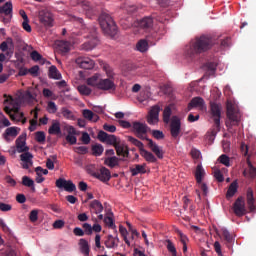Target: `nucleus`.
I'll return each instance as SVG.
<instances>
[{"instance_id": "f257e3e1", "label": "nucleus", "mask_w": 256, "mask_h": 256, "mask_svg": "<svg viewBox=\"0 0 256 256\" xmlns=\"http://www.w3.org/2000/svg\"><path fill=\"white\" fill-rule=\"evenodd\" d=\"M211 47H213V38L207 35H202L190 42L185 50V54L187 57H190V59H193L196 55H201V53L209 51Z\"/></svg>"}, {"instance_id": "f03ea898", "label": "nucleus", "mask_w": 256, "mask_h": 256, "mask_svg": "<svg viewBox=\"0 0 256 256\" xmlns=\"http://www.w3.org/2000/svg\"><path fill=\"white\" fill-rule=\"evenodd\" d=\"M133 131L142 141H148V147L153 151V153L158 157V159H163V150L159 149V145L153 142L151 139L147 138V133L149 131V126L141 122H133Z\"/></svg>"}, {"instance_id": "7ed1b4c3", "label": "nucleus", "mask_w": 256, "mask_h": 256, "mask_svg": "<svg viewBox=\"0 0 256 256\" xmlns=\"http://www.w3.org/2000/svg\"><path fill=\"white\" fill-rule=\"evenodd\" d=\"M173 111L171 106H166L163 111V122L167 124L170 123V135L172 139H179L181 135V118L179 116H172Z\"/></svg>"}, {"instance_id": "20e7f679", "label": "nucleus", "mask_w": 256, "mask_h": 256, "mask_svg": "<svg viewBox=\"0 0 256 256\" xmlns=\"http://www.w3.org/2000/svg\"><path fill=\"white\" fill-rule=\"evenodd\" d=\"M98 21L105 35H109L110 37H115L117 35V24H115V21H113V18L109 14L102 13L99 16Z\"/></svg>"}, {"instance_id": "39448f33", "label": "nucleus", "mask_w": 256, "mask_h": 256, "mask_svg": "<svg viewBox=\"0 0 256 256\" xmlns=\"http://www.w3.org/2000/svg\"><path fill=\"white\" fill-rule=\"evenodd\" d=\"M210 114L214 122V125L210 130V138L217 137V133L221 131V104L210 102Z\"/></svg>"}, {"instance_id": "423d86ee", "label": "nucleus", "mask_w": 256, "mask_h": 256, "mask_svg": "<svg viewBox=\"0 0 256 256\" xmlns=\"http://www.w3.org/2000/svg\"><path fill=\"white\" fill-rule=\"evenodd\" d=\"M84 33L87 34L84 35V37L90 40L83 43L81 45V49L83 51H93V49H95L99 43V39L97 38V29L95 27L84 28Z\"/></svg>"}, {"instance_id": "0eeeda50", "label": "nucleus", "mask_w": 256, "mask_h": 256, "mask_svg": "<svg viewBox=\"0 0 256 256\" xmlns=\"http://www.w3.org/2000/svg\"><path fill=\"white\" fill-rule=\"evenodd\" d=\"M226 115L228 119L226 121V127H228V129L239 125V122L241 121V113H239V110L233 104H227Z\"/></svg>"}, {"instance_id": "6e6552de", "label": "nucleus", "mask_w": 256, "mask_h": 256, "mask_svg": "<svg viewBox=\"0 0 256 256\" xmlns=\"http://www.w3.org/2000/svg\"><path fill=\"white\" fill-rule=\"evenodd\" d=\"M13 17V3L6 2L3 6H0V20L3 23H11Z\"/></svg>"}, {"instance_id": "1a4fd4ad", "label": "nucleus", "mask_w": 256, "mask_h": 256, "mask_svg": "<svg viewBox=\"0 0 256 256\" xmlns=\"http://www.w3.org/2000/svg\"><path fill=\"white\" fill-rule=\"evenodd\" d=\"M97 138L101 141V143H106L107 145H112L115 147L121 139L113 134H107V132L100 130L98 132Z\"/></svg>"}, {"instance_id": "9d476101", "label": "nucleus", "mask_w": 256, "mask_h": 256, "mask_svg": "<svg viewBox=\"0 0 256 256\" xmlns=\"http://www.w3.org/2000/svg\"><path fill=\"white\" fill-rule=\"evenodd\" d=\"M233 211L236 217H243L247 214V208L245 207V199L243 197H238L233 204Z\"/></svg>"}, {"instance_id": "9b49d317", "label": "nucleus", "mask_w": 256, "mask_h": 256, "mask_svg": "<svg viewBox=\"0 0 256 256\" xmlns=\"http://www.w3.org/2000/svg\"><path fill=\"white\" fill-rule=\"evenodd\" d=\"M98 89H100V91H108V93H115L117 85H115V82L112 79H100Z\"/></svg>"}, {"instance_id": "f8f14e48", "label": "nucleus", "mask_w": 256, "mask_h": 256, "mask_svg": "<svg viewBox=\"0 0 256 256\" xmlns=\"http://www.w3.org/2000/svg\"><path fill=\"white\" fill-rule=\"evenodd\" d=\"M160 112H161V107H159V105L152 106L147 115V123L149 125H157L159 123Z\"/></svg>"}, {"instance_id": "ddd939ff", "label": "nucleus", "mask_w": 256, "mask_h": 256, "mask_svg": "<svg viewBox=\"0 0 256 256\" xmlns=\"http://www.w3.org/2000/svg\"><path fill=\"white\" fill-rule=\"evenodd\" d=\"M56 187L58 189H64L68 193H73V191H77V186L71 180H65V178H59L56 180Z\"/></svg>"}, {"instance_id": "4468645a", "label": "nucleus", "mask_w": 256, "mask_h": 256, "mask_svg": "<svg viewBox=\"0 0 256 256\" xmlns=\"http://www.w3.org/2000/svg\"><path fill=\"white\" fill-rule=\"evenodd\" d=\"M93 177L102 181V183H107V181L111 180V171L109 169L102 167L98 172L93 174Z\"/></svg>"}, {"instance_id": "2eb2a0df", "label": "nucleus", "mask_w": 256, "mask_h": 256, "mask_svg": "<svg viewBox=\"0 0 256 256\" xmlns=\"http://www.w3.org/2000/svg\"><path fill=\"white\" fill-rule=\"evenodd\" d=\"M76 63L81 69H93L95 67V61L89 57L80 56L76 58Z\"/></svg>"}, {"instance_id": "dca6fc26", "label": "nucleus", "mask_w": 256, "mask_h": 256, "mask_svg": "<svg viewBox=\"0 0 256 256\" xmlns=\"http://www.w3.org/2000/svg\"><path fill=\"white\" fill-rule=\"evenodd\" d=\"M197 107L201 111L205 109V100L201 97H194L188 104V111H191V109H194Z\"/></svg>"}, {"instance_id": "f3484780", "label": "nucleus", "mask_w": 256, "mask_h": 256, "mask_svg": "<svg viewBox=\"0 0 256 256\" xmlns=\"http://www.w3.org/2000/svg\"><path fill=\"white\" fill-rule=\"evenodd\" d=\"M247 205L248 209L251 213H255L256 206H255V197L253 196V189L248 188L246 193Z\"/></svg>"}, {"instance_id": "a211bd4d", "label": "nucleus", "mask_w": 256, "mask_h": 256, "mask_svg": "<svg viewBox=\"0 0 256 256\" xmlns=\"http://www.w3.org/2000/svg\"><path fill=\"white\" fill-rule=\"evenodd\" d=\"M138 26L140 29H144V31H149L150 29H153V17L147 16L142 18L138 22Z\"/></svg>"}, {"instance_id": "6ab92c4d", "label": "nucleus", "mask_w": 256, "mask_h": 256, "mask_svg": "<svg viewBox=\"0 0 256 256\" xmlns=\"http://www.w3.org/2000/svg\"><path fill=\"white\" fill-rule=\"evenodd\" d=\"M116 154L118 157H129V147L122 144L121 141L114 146Z\"/></svg>"}, {"instance_id": "aec40b11", "label": "nucleus", "mask_w": 256, "mask_h": 256, "mask_svg": "<svg viewBox=\"0 0 256 256\" xmlns=\"http://www.w3.org/2000/svg\"><path fill=\"white\" fill-rule=\"evenodd\" d=\"M39 19L44 27H53V15L51 13L45 12L40 15Z\"/></svg>"}, {"instance_id": "412c9836", "label": "nucleus", "mask_w": 256, "mask_h": 256, "mask_svg": "<svg viewBox=\"0 0 256 256\" xmlns=\"http://www.w3.org/2000/svg\"><path fill=\"white\" fill-rule=\"evenodd\" d=\"M16 147L18 153H25L29 151V147L25 145V136L21 135L16 139Z\"/></svg>"}, {"instance_id": "4be33fe9", "label": "nucleus", "mask_w": 256, "mask_h": 256, "mask_svg": "<svg viewBox=\"0 0 256 256\" xmlns=\"http://www.w3.org/2000/svg\"><path fill=\"white\" fill-rule=\"evenodd\" d=\"M147 167V164H136L134 168H130V172L132 174V177H136V175H139V173L141 175L147 173V169L145 168Z\"/></svg>"}, {"instance_id": "5701e85b", "label": "nucleus", "mask_w": 256, "mask_h": 256, "mask_svg": "<svg viewBox=\"0 0 256 256\" xmlns=\"http://www.w3.org/2000/svg\"><path fill=\"white\" fill-rule=\"evenodd\" d=\"M57 47L60 53H69L71 51V42L61 40L57 43Z\"/></svg>"}, {"instance_id": "b1692460", "label": "nucleus", "mask_w": 256, "mask_h": 256, "mask_svg": "<svg viewBox=\"0 0 256 256\" xmlns=\"http://www.w3.org/2000/svg\"><path fill=\"white\" fill-rule=\"evenodd\" d=\"M49 135H60L61 133V123L59 121H53L52 125L48 129Z\"/></svg>"}, {"instance_id": "393cba45", "label": "nucleus", "mask_w": 256, "mask_h": 256, "mask_svg": "<svg viewBox=\"0 0 256 256\" xmlns=\"http://www.w3.org/2000/svg\"><path fill=\"white\" fill-rule=\"evenodd\" d=\"M90 209L93 211L96 215H99V213H103V204L99 202V200H93L90 203Z\"/></svg>"}, {"instance_id": "a878e982", "label": "nucleus", "mask_w": 256, "mask_h": 256, "mask_svg": "<svg viewBox=\"0 0 256 256\" xmlns=\"http://www.w3.org/2000/svg\"><path fill=\"white\" fill-rule=\"evenodd\" d=\"M140 155H141V157H143L145 159V161H147V163H157V157H155V155H153V153H151L145 149L142 150Z\"/></svg>"}, {"instance_id": "bb28decb", "label": "nucleus", "mask_w": 256, "mask_h": 256, "mask_svg": "<svg viewBox=\"0 0 256 256\" xmlns=\"http://www.w3.org/2000/svg\"><path fill=\"white\" fill-rule=\"evenodd\" d=\"M104 223L109 229H114L117 232V226L115 225V220L113 219V212L104 217Z\"/></svg>"}, {"instance_id": "cd10ccee", "label": "nucleus", "mask_w": 256, "mask_h": 256, "mask_svg": "<svg viewBox=\"0 0 256 256\" xmlns=\"http://www.w3.org/2000/svg\"><path fill=\"white\" fill-rule=\"evenodd\" d=\"M18 135L17 127H9L5 130L3 137L5 141H9V137H17Z\"/></svg>"}, {"instance_id": "c85d7f7f", "label": "nucleus", "mask_w": 256, "mask_h": 256, "mask_svg": "<svg viewBox=\"0 0 256 256\" xmlns=\"http://www.w3.org/2000/svg\"><path fill=\"white\" fill-rule=\"evenodd\" d=\"M83 117L88 121H94V123L99 121V116L89 109L83 110Z\"/></svg>"}, {"instance_id": "c756f323", "label": "nucleus", "mask_w": 256, "mask_h": 256, "mask_svg": "<svg viewBox=\"0 0 256 256\" xmlns=\"http://www.w3.org/2000/svg\"><path fill=\"white\" fill-rule=\"evenodd\" d=\"M203 177H205V170L203 169V166L197 165L195 172L196 183H202Z\"/></svg>"}, {"instance_id": "7c9ffc66", "label": "nucleus", "mask_w": 256, "mask_h": 256, "mask_svg": "<svg viewBox=\"0 0 256 256\" xmlns=\"http://www.w3.org/2000/svg\"><path fill=\"white\" fill-rule=\"evenodd\" d=\"M104 163L107 167H110V169H114V167L119 166V158H117V156L108 157L105 159Z\"/></svg>"}, {"instance_id": "2f4dec72", "label": "nucleus", "mask_w": 256, "mask_h": 256, "mask_svg": "<svg viewBox=\"0 0 256 256\" xmlns=\"http://www.w3.org/2000/svg\"><path fill=\"white\" fill-rule=\"evenodd\" d=\"M117 242H119V238L113 237V235H108V238L105 241V246L107 249H114V247H117Z\"/></svg>"}, {"instance_id": "473e14b6", "label": "nucleus", "mask_w": 256, "mask_h": 256, "mask_svg": "<svg viewBox=\"0 0 256 256\" xmlns=\"http://www.w3.org/2000/svg\"><path fill=\"white\" fill-rule=\"evenodd\" d=\"M22 99L28 105H33V103H35V101L37 100L35 98V96L33 94H31V91H29V90L24 92V94L22 95Z\"/></svg>"}, {"instance_id": "72a5a7b5", "label": "nucleus", "mask_w": 256, "mask_h": 256, "mask_svg": "<svg viewBox=\"0 0 256 256\" xmlns=\"http://www.w3.org/2000/svg\"><path fill=\"white\" fill-rule=\"evenodd\" d=\"M238 187L239 185L237 184V181H234L230 184L228 191L226 193L227 199H231V197H233L235 193H237Z\"/></svg>"}, {"instance_id": "f704fd0d", "label": "nucleus", "mask_w": 256, "mask_h": 256, "mask_svg": "<svg viewBox=\"0 0 256 256\" xmlns=\"http://www.w3.org/2000/svg\"><path fill=\"white\" fill-rule=\"evenodd\" d=\"M48 75H49L50 79H56V80L61 79V73H59V70L57 69V66H55V65H52L49 68V74Z\"/></svg>"}, {"instance_id": "c9c22d12", "label": "nucleus", "mask_w": 256, "mask_h": 256, "mask_svg": "<svg viewBox=\"0 0 256 256\" xmlns=\"http://www.w3.org/2000/svg\"><path fill=\"white\" fill-rule=\"evenodd\" d=\"M137 51H140V53H145L149 49V42L147 40L142 39L137 42L136 44Z\"/></svg>"}, {"instance_id": "e433bc0d", "label": "nucleus", "mask_w": 256, "mask_h": 256, "mask_svg": "<svg viewBox=\"0 0 256 256\" xmlns=\"http://www.w3.org/2000/svg\"><path fill=\"white\" fill-rule=\"evenodd\" d=\"M22 185H24V187H31V191L35 193V181L29 178V176H23Z\"/></svg>"}, {"instance_id": "4c0bfd02", "label": "nucleus", "mask_w": 256, "mask_h": 256, "mask_svg": "<svg viewBox=\"0 0 256 256\" xmlns=\"http://www.w3.org/2000/svg\"><path fill=\"white\" fill-rule=\"evenodd\" d=\"M128 141L132 143V145H135V147H138L140 153L145 151V145H143V142L137 140L135 137L128 136Z\"/></svg>"}, {"instance_id": "58836bf2", "label": "nucleus", "mask_w": 256, "mask_h": 256, "mask_svg": "<svg viewBox=\"0 0 256 256\" xmlns=\"http://www.w3.org/2000/svg\"><path fill=\"white\" fill-rule=\"evenodd\" d=\"M103 151H105V148H103V145L101 144L92 146V155H94V157H101V155H103Z\"/></svg>"}, {"instance_id": "ea45409f", "label": "nucleus", "mask_w": 256, "mask_h": 256, "mask_svg": "<svg viewBox=\"0 0 256 256\" xmlns=\"http://www.w3.org/2000/svg\"><path fill=\"white\" fill-rule=\"evenodd\" d=\"M80 247H81V252L85 255V256H89V242H87V240L85 239H80Z\"/></svg>"}, {"instance_id": "a19ab883", "label": "nucleus", "mask_w": 256, "mask_h": 256, "mask_svg": "<svg viewBox=\"0 0 256 256\" xmlns=\"http://www.w3.org/2000/svg\"><path fill=\"white\" fill-rule=\"evenodd\" d=\"M30 57L32 59V61H40V63L42 65H45V59L43 58V56L41 54H39V52H37L36 50L32 51L30 53Z\"/></svg>"}, {"instance_id": "79ce46f5", "label": "nucleus", "mask_w": 256, "mask_h": 256, "mask_svg": "<svg viewBox=\"0 0 256 256\" xmlns=\"http://www.w3.org/2000/svg\"><path fill=\"white\" fill-rule=\"evenodd\" d=\"M246 163H247L248 168H249L248 177H250L251 179L255 178L256 177V168L251 163V160L249 159V157H247Z\"/></svg>"}, {"instance_id": "37998d69", "label": "nucleus", "mask_w": 256, "mask_h": 256, "mask_svg": "<svg viewBox=\"0 0 256 256\" xmlns=\"http://www.w3.org/2000/svg\"><path fill=\"white\" fill-rule=\"evenodd\" d=\"M87 85L90 87H97L99 89V76L94 75L87 79Z\"/></svg>"}, {"instance_id": "c03bdc74", "label": "nucleus", "mask_w": 256, "mask_h": 256, "mask_svg": "<svg viewBox=\"0 0 256 256\" xmlns=\"http://www.w3.org/2000/svg\"><path fill=\"white\" fill-rule=\"evenodd\" d=\"M166 249H168L172 256H177V248H175V244L169 239L166 240Z\"/></svg>"}, {"instance_id": "a18cd8bd", "label": "nucleus", "mask_w": 256, "mask_h": 256, "mask_svg": "<svg viewBox=\"0 0 256 256\" xmlns=\"http://www.w3.org/2000/svg\"><path fill=\"white\" fill-rule=\"evenodd\" d=\"M20 159H21V161H23V163H32L33 162V154L26 151L20 155Z\"/></svg>"}, {"instance_id": "49530a36", "label": "nucleus", "mask_w": 256, "mask_h": 256, "mask_svg": "<svg viewBox=\"0 0 256 256\" xmlns=\"http://www.w3.org/2000/svg\"><path fill=\"white\" fill-rule=\"evenodd\" d=\"M218 161L222 164L225 165V167H231V159L229 156L226 154H222L219 158Z\"/></svg>"}, {"instance_id": "de8ad7c7", "label": "nucleus", "mask_w": 256, "mask_h": 256, "mask_svg": "<svg viewBox=\"0 0 256 256\" xmlns=\"http://www.w3.org/2000/svg\"><path fill=\"white\" fill-rule=\"evenodd\" d=\"M78 91L81 95H91L92 91L87 85L83 84L78 86Z\"/></svg>"}, {"instance_id": "09e8293b", "label": "nucleus", "mask_w": 256, "mask_h": 256, "mask_svg": "<svg viewBox=\"0 0 256 256\" xmlns=\"http://www.w3.org/2000/svg\"><path fill=\"white\" fill-rule=\"evenodd\" d=\"M9 45H13V39L12 38H7L6 41H3L0 44V50H2L3 53H5V51H7V49H9Z\"/></svg>"}, {"instance_id": "8fccbe9b", "label": "nucleus", "mask_w": 256, "mask_h": 256, "mask_svg": "<svg viewBox=\"0 0 256 256\" xmlns=\"http://www.w3.org/2000/svg\"><path fill=\"white\" fill-rule=\"evenodd\" d=\"M31 223H35L39 219V210H32L29 215Z\"/></svg>"}, {"instance_id": "3c124183", "label": "nucleus", "mask_w": 256, "mask_h": 256, "mask_svg": "<svg viewBox=\"0 0 256 256\" xmlns=\"http://www.w3.org/2000/svg\"><path fill=\"white\" fill-rule=\"evenodd\" d=\"M35 140L37 141V143H45V132L43 131L36 132Z\"/></svg>"}, {"instance_id": "603ef678", "label": "nucleus", "mask_w": 256, "mask_h": 256, "mask_svg": "<svg viewBox=\"0 0 256 256\" xmlns=\"http://www.w3.org/2000/svg\"><path fill=\"white\" fill-rule=\"evenodd\" d=\"M11 209H13V206L11 204L0 202V211H2L3 213L9 212L11 211Z\"/></svg>"}, {"instance_id": "864d4df0", "label": "nucleus", "mask_w": 256, "mask_h": 256, "mask_svg": "<svg viewBox=\"0 0 256 256\" xmlns=\"http://www.w3.org/2000/svg\"><path fill=\"white\" fill-rule=\"evenodd\" d=\"M176 233L180 237V241H181L182 245L189 243V238H187V236L185 234H183V232H181V230H176Z\"/></svg>"}, {"instance_id": "5fc2aeb1", "label": "nucleus", "mask_w": 256, "mask_h": 256, "mask_svg": "<svg viewBox=\"0 0 256 256\" xmlns=\"http://www.w3.org/2000/svg\"><path fill=\"white\" fill-rule=\"evenodd\" d=\"M222 236L228 243H231L233 241V236L231 235V233L228 232L227 229H222Z\"/></svg>"}, {"instance_id": "6e6d98bb", "label": "nucleus", "mask_w": 256, "mask_h": 256, "mask_svg": "<svg viewBox=\"0 0 256 256\" xmlns=\"http://www.w3.org/2000/svg\"><path fill=\"white\" fill-rule=\"evenodd\" d=\"M61 113L65 119H73V112L67 108H62Z\"/></svg>"}, {"instance_id": "4d7b16f0", "label": "nucleus", "mask_w": 256, "mask_h": 256, "mask_svg": "<svg viewBox=\"0 0 256 256\" xmlns=\"http://www.w3.org/2000/svg\"><path fill=\"white\" fill-rule=\"evenodd\" d=\"M89 149L87 146H78L75 148V153H78L79 155H87Z\"/></svg>"}, {"instance_id": "13d9d810", "label": "nucleus", "mask_w": 256, "mask_h": 256, "mask_svg": "<svg viewBox=\"0 0 256 256\" xmlns=\"http://www.w3.org/2000/svg\"><path fill=\"white\" fill-rule=\"evenodd\" d=\"M152 137H154V139H165V134L163 133V131L160 130H153L152 131Z\"/></svg>"}, {"instance_id": "bf43d9fd", "label": "nucleus", "mask_w": 256, "mask_h": 256, "mask_svg": "<svg viewBox=\"0 0 256 256\" xmlns=\"http://www.w3.org/2000/svg\"><path fill=\"white\" fill-rule=\"evenodd\" d=\"M28 72L30 75H32V77H39V66H32L30 69H28Z\"/></svg>"}, {"instance_id": "052dcab7", "label": "nucleus", "mask_w": 256, "mask_h": 256, "mask_svg": "<svg viewBox=\"0 0 256 256\" xmlns=\"http://www.w3.org/2000/svg\"><path fill=\"white\" fill-rule=\"evenodd\" d=\"M82 227H83L84 233L86 235H92L93 234V226H91V224L84 223Z\"/></svg>"}, {"instance_id": "680f3d73", "label": "nucleus", "mask_w": 256, "mask_h": 256, "mask_svg": "<svg viewBox=\"0 0 256 256\" xmlns=\"http://www.w3.org/2000/svg\"><path fill=\"white\" fill-rule=\"evenodd\" d=\"M0 123L4 125V127L11 126V122L9 121V119H7V117H5L3 113L0 114Z\"/></svg>"}, {"instance_id": "e2e57ef3", "label": "nucleus", "mask_w": 256, "mask_h": 256, "mask_svg": "<svg viewBox=\"0 0 256 256\" xmlns=\"http://www.w3.org/2000/svg\"><path fill=\"white\" fill-rule=\"evenodd\" d=\"M103 129L108 133H115V131H117V127L115 125H109V124H104Z\"/></svg>"}, {"instance_id": "0e129e2a", "label": "nucleus", "mask_w": 256, "mask_h": 256, "mask_svg": "<svg viewBox=\"0 0 256 256\" xmlns=\"http://www.w3.org/2000/svg\"><path fill=\"white\" fill-rule=\"evenodd\" d=\"M66 141L70 143V145H76L77 144V137L73 134H68L66 136Z\"/></svg>"}, {"instance_id": "69168bd1", "label": "nucleus", "mask_w": 256, "mask_h": 256, "mask_svg": "<svg viewBox=\"0 0 256 256\" xmlns=\"http://www.w3.org/2000/svg\"><path fill=\"white\" fill-rule=\"evenodd\" d=\"M48 112L57 113V104H55V102L53 101L48 102Z\"/></svg>"}, {"instance_id": "338daca9", "label": "nucleus", "mask_w": 256, "mask_h": 256, "mask_svg": "<svg viewBox=\"0 0 256 256\" xmlns=\"http://www.w3.org/2000/svg\"><path fill=\"white\" fill-rule=\"evenodd\" d=\"M82 142L84 143V145H89L91 143V136H89V133L84 132L82 134Z\"/></svg>"}, {"instance_id": "774afa93", "label": "nucleus", "mask_w": 256, "mask_h": 256, "mask_svg": "<svg viewBox=\"0 0 256 256\" xmlns=\"http://www.w3.org/2000/svg\"><path fill=\"white\" fill-rule=\"evenodd\" d=\"M214 177L216 180H218L219 183H223V181H225V178L223 177V173H221L220 170H216L214 172Z\"/></svg>"}]
</instances>
